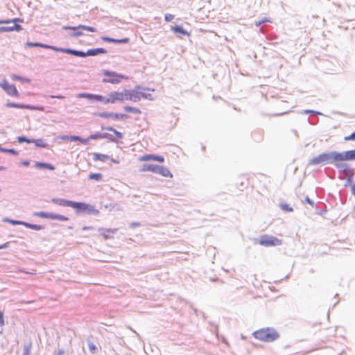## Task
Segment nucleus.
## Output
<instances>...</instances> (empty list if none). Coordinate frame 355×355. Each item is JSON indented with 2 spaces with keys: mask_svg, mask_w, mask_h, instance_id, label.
<instances>
[{
  "mask_svg": "<svg viewBox=\"0 0 355 355\" xmlns=\"http://www.w3.org/2000/svg\"><path fill=\"white\" fill-rule=\"evenodd\" d=\"M64 352L63 349H59L55 355H64Z\"/></svg>",
  "mask_w": 355,
  "mask_h": 355,
  "instance_id": "obj_58",
  "label": "nucleus"
},
{
  "mask_svg": "<svg viewBox=\"0 0 355 355\" xmlns=\"http://www.w3.org/2000/svg\"><path fill=\"white\" fill-rule=\"evenodd\" d=\"M140 161L154 160L162 163L164 162V158L162 156L155 155H145L139 157Z\"/></svg>",
  "mask_w": 355,
  "mask_h": 355,
  "instance_id": "obj_16",
  "label": "nucleus"
},
{
  "mask_svg": "<svg viewBox=\"0 0 355 355\" xmlns=\"http://www.w3.org/2000/svg\"><path fill=\"white\" fill-rule=\"evenodd\" d=\"M174 15L172 14L167 13L164 16V19L166 21H171L173 19Z\"/></svg>",
  "mask_w": 355,
  "mask_h": 355,
  "instance_id": "obj_46",
  "label": "nucleus"
},
{
  "mask_svg": "<svg viewBox=\"0 0 355 355\" xmlns=\"http://www.w3.org/2000/svg\"><path fill=\"white\" fill-rule=\"evenodd\" d=\"M123 109L125 111L128 112H131L134 114H141V110L139 109L129 105L123 107Z\"/></svg>",
  "mask_w": 355,
  "mask_h": 355,
  "instance_id": "obj_29",
  "label": "nucleus"
},
{
  "mask_svg": "<svg viewBox=\"0 0 355 355\" xmlns=\"http://www.w3.org/2000/svg\"><path fill=\"white\" fill-rule=\"evenodd\" d=\"M49 97L52 98H60V99H62V98H64V96H62V95H51V96H49Z\"/></svg>",
  "mask_w": 355,
  "mask_h": 355,
  "instance_id": "obj_55",
  "label": "nucleus"
},
{
  "mask_svg": "<svg viewBox=\"0 0 355 355\" xmlns=\"http://www.w3.org/2000/svg\"><path fill=\"white\" fill-rule=\"evenodd\" d=\"M58 138H59V139H62V140H69V136H68V135H60V136L58 137Z\"/></svg>",
  "mask_w": 355,
  "mask_h": 355,
  "instance_id": "obj_54",
  "label": "nucleus"
},
{
  "mask_svg": "<svg viewBox=\"0 0 355 355\" xmlns=\"http://www.w3.org/2000/svg\"><path fill=\"white\" fill-rule=\"evenodd\" d=\"M64 30H71L72 32L69 34L71 37H79L83 35V33L78 28V26H63Z\"/></svg>",
  "mask_w": 355,
  "mask_h": 355,
  "instance_id": "obj_17",
  "label": "nucleus"
},
{
  "mask_svg": "<svg viewBox=\"0 0 355 355\" xmlns=\"http://www.w3.org/2000/svg\"><path fill=\"white\" fill-rule=\"evenodd\" d=\"M24 226L27 228H30L34 230L40 231L44 229V227L40 225L31 224L27 222H25Z\"/></svg>",
  "mask_w": 355,
  "mask_h": 355,
  "instance_id": "obj_26",
  "label": "nucleus"
},
{
  "mask_svg": "<svg viewBox=\"0 0 355 355\" xmlns=\"http://www.w3.org/2000/svg\"><path fill=\"white\" fill-rule=\"evenodd\" d=\"M12 28H4V26H0V33L11 31Z\"/></svg>",
  "mask_w": 355,
  "mask_h": 355,
  "instance_id": "obj_50",
  "label": "nucleus"
},
{
  "mask_svg": "<svg viewBox=\"0 0 355 355\" xmlns=\"http://www.w3.org/2000/svg\"><path fill=\"white\" fill-rule=\"evenodd\" d=\"M171 31H173L176 34L189 35V33L186 30H184L182 26L178 25L171 26Z\"/></svg>",
  "mask_w": 355,
  "mask_h": 355,
  "instance_id": "obj_22",
  "label": "nucleus"
},
{
  "mask_svg": "<svg viewBox=\"0 0 355 355\" xmlns=\"http://www.w3.org/2000/svg\"><path fill=\"white\" fill-rule=\"evenodd\" d=\"M80 137H79V136L70 135L69 136V141H80Z\"/></svg>",
  "mask_w": 355,
  "mask_h": 355,
  "instance_id": "obj_45",
  "label": "nucleus"
},
{
  "mask_svg": "<svg viewBox=\"0 0 355 355\" xmlns=\"http://www.w3.org/2000/svg\"><path fill=\"white\" fill-rule=\"evenodd\" d=\"M6 105L8 107H15V108H21V109H23V107H24V104H19V103H12V102H8Z\"/></svg>",
  "mask_w": 355,
  "mask_h": 355,
  "instance_id": "obj_36",
  "label": "nucleus"
},
{
  "mask_svg": "<svg viewBox=\"0 0 355 355\" xmlns=\"http://www.w3.org/2000/svg\"><path fill=\"white\" fill-rule=\"evenodd\" d=\"M263 23V21H255L254 22V25L255 26L258 27L261 24H262Z\"/></svg>",
  "mask_w": 355,
  "mask_h": 355,
  "instance_id": "obj_59",
  "label": "nucleus"
},
{
  "mask_svg": "<svg viewBox=\"0 0 355 355\" xmlns=\"http://www.w3.org/2000/svg\"><path fill=\"white\" fill-rule=\"evenodd\" d=\"M337 161L334 163L335 167L341 172L344 176H349L354 172V170L350 168L349 165L347 163L339 162Z\"/></svg>",
  "mask_w": 355,
  "mask_h": 355,
  "instance_id": "obj_10",
  "label": "nucleus"
},
{
  "mask_svg": "<svg viewBox=\"0 0 355 355\" xmlns=\"http://www.w3.org/2000/svg\"><path fill=\"white\" fill-rule=\"evenodd\" d=\"M72 208L76 209L77 214H87L97 215L98 211L94 206L85 202H73Z\"/></svg>",
  "mask_w": 355,
  "mask_h": 355,
  "instance_id": "obj_4",
  "label": "nucleus"
},
{
  "mask_svg": "<svg viewBox=\"0 0 355 355\" xmlns=\"http://www.w3.org/2000/svg\"><path fill=\"white\" fill-rule=\"evenodd\" d=\"M23 109H28L31 110H40V111H44V108L42 106L38 107V106H34L31 105H26L24 104Z\"/></svg>",
  "mask_w": 355,
  "mask_h": 355,
  "instance_id": "obj_31",
  "label": "nucleus"
},
{
  "mask_svg": "<svg viewBox=\"0 0 355 355\" xmlns=\"http://www.w3.org/2000/svg\"><path fill=\"white\" fill-rule=\"evenodd\" d=\"M77 97L87 98L92 101H96L103 102V100H104V96H103L101 95L89 94V93L78 94Z\"/></svg>",
  "mask_w": 355,
  "mask_h": 355,
  "instance_id": "obj_14",
  "label": "nucleus"
},
{
  "mask_svg": "<svg viewBox=\"0 0 355 355\" xmlns=\"http://www.w3.org/2000/svg\"><path fill=\"white\" fill-rule=\"evenodd\" d=\"M89 139H102V133H95L92 134L89 137Z\"/></svg>",
  "mask_w": 355,
  "mask_h": 355,
  "instance_id": "obj_42",
  "label": "nucleus"
},
{
  "mask_svg": "<svg viewBox=\"0 0 355 355\" xmlns=\"http://www.w3.org/2000/svg\"><path fill=\"white\" fill-rule=\"evenodd\" d=\"M139 90L154 92L153 89H151L148 87H143L141 86H137L135 89H125V92H127L128 101H132L133 102L139 101L142 98V92Z\"/></svg>",
  "mask_w": 355,
  "mask_h": 355,
  "instance_id": "obj_5",
  "label": "nucleus"
},
{
  "mask_svg": "<svg viewBox=\"0 0 355 355\" xmlns=\"http://www.w3.org/2000/svg\"><path fill=\"white\" fill-rule=\"evenodd\" d=\"M141 171H151L156 174L161 175L164 177H172V174L164 166L157 165V164H144L141 168Z\"/></svg>",
  "mask_w": 355,
  "mask_h": 355,
  "instance_id": "obj_3",
  "label": "nucleus"
},
{
  "mask_svg": "<svg viewBox=\"0 0 355 355\" xmlns=\"http://www.w3.org/2000/svg\"><path fill=\"white\" fill-rule=\"evenodd\" d=\"M78 28H80L81 30H85V31H90V32H96L97 31L96 28L85 26V25H81V24L78 25Z\"/></svg>",
  "mask_w": 355,
  "mask_h": 355,
  "instance_id": "obj_35",
  "label": "nucleus"
},
{
  "mask_svg": "<svg viewBox=\"0 0 355 355\" xmlns=\"http://www.w3.org/2000/svg\"><path fill=\"white\" fill-rule=\"evenodd\" d=\"M52 220H58L60 221H67L69 218L60 214H56L53 213Z\"/></svg>",
  "mask_w": 355,
  "mask_h": 355,
  "instance_id": "obj_32",
  "label": "nucleus"
},
{
  "mask_svg": "<svg viewBox=\"0 0 355 355\" xmlns=\"http://www.w3.org/2000/svg\"><path fill=\"white\" fill-rule=\"evenodd\" d=\"M51 202L55 205L62 206V207H72L73 206V202L71 200H68L63 198H53L51 199Z\"/></svg>",
  "mask_w": 355,
  "mask_h": 355,
  "instance_id": "obj_15",
  "label": "nucleus"
},
{
  "mask_svg": "<svg viewBox=\"0 0 355 355\" xmlns=\"http://www.w3.org/2000/svg\"><path fill=\"white\" fill-rule=\"evenodd\" d=\"M103 175L101 173H91L89 175V180H100L102 178Z\"/></svg>",
  "mask_w": 355,
  "mask_h": 355,
  "instance_id": "obj_39",
  "label": "nucleus"
},
{
  "mask_svg": "<svg viewBox=\"0 0 355 355\" xmlns=\"http://www.w3.org/2000/svg\"><path fill=\"white\" fill-rule=\"evenodd\" d=\"M21 164L24 166H29L30 164V162L29 161H27V160H25V161H23Z\"/></svg>",
  "mask_w": 355,
  "mask_h": 355,
  "instance_id": "obj_57",
  "label": "nucleus"
},
{
  "mask_svg": "<svg viewBox=\"0 0 355 355\" xmlns=\"http://www.w3.org/2000/svg\"><path fill=\"white\" fill-rule=\"evenodd\" d=\"M339 161L338 152L331 151L326 153L320 154L309 161V164L317 165L319 164H333Z\"/></svg>",
  "mask_w": 355,
  "mask_h": 355,
  "instance_id": "obj_1",
  "label": "nucleus"
},
{
  "mask_svg": "<svg viewBox=\"0 0 355 355\" xmlns=\"http://www.w3.org/2000/svg\"><path fill=\"white\" fill-rule=\"evenodd\" d=\"M103 73L105 76L107 77L103 79V83L119 84L121 82V79H128V77H126L125 75L118 73L114 71L104 70Z\"/></svg>",
  "mask_w": 355,
  "mask_h": 355,
  "instance_id": "obj_6",
  "label": "nucleus"
},
{
  "mask_svg": "<svg viewBox=\"0 0 355 355\" xmlns=\"http://www.w3.org/2000/svg\"><path fill=\"white\" fill-rule=\"evenodd\" d=\"M280 206H281L282 209H283L284 211H293V209L291 207H290L289 205L287 204H281Z\"/></svg>",
  "mask_w": 355,
  "mask_h": 355,
  "instance_id": "obj_43",
  "label": "nucleus"
},
{
  "mask_svg": "<svg viewBox=\"0 0 355 355\" xmlns=\"http://www.w3.org/2000/svg\"><path fill=\"white\" fill-rule=\"evenodd\" d=\"M306 202H308L309 205H311V206H313L314 205V202L312 200H311L309 197H306V199H305Z\"/></svg>",
  "mask_w": 355,
  "mask_h": 355,
  "instance_id": "obj_56",
  "label": "nucleus"
},
{
  "mask_svg": "<svg viewBox=\"0 0 355 355\" xmlns=\"http://www.w3.org/2000/svg\"><path fill=\"white\" fill-rule=\"evenodd\" d=\"M304 114H321L320 112H315L314 110H303L302 112Z\"/></svg>",
  "mask_w": 355,
  "mask_h": 355,
  "instance_id": "obj_48",
  "label": "nucleus"
},
{
  "mask_svg": "<svg viewBox=\"0 0 355 355\" xmlns=\"http://www.w3.org/2000/svg\"><path fill=\"white\" fill-rule=\"evenodd\" d=\"M87 345H88L89 349L92 354H94L97 353L98 349L94 343H92L91 340H88Z\"/></svg>",
  "mask_w": 355,
  "mask_h": 355,
  "instance_id": "obj_30",
  "label": "nucleus"
},
{
  "mask_svg": "<svg viewBox=\"0 0 355 355\" xmlns=\"http://www.w3.org/2000/svg\"><path fill=\"white\" fill-rule=\"evenodd\" d=\"M4 28H12L11 31H13V24L12 26H4Z\"/></svg>",
  "mask_w": 355,
  "mask_h": 355,
  "instance_id": "obj_62",
  "label": "nucleus"
},
{
  "mask_svg": "<svg viewBox=\"0 0 355 355\" xmlns=\"http://www.w3.org/2000/svg\"><path fill=\"white\" fill-rule=\"evenodd\" d=\"M33 143H35V144L37 147L44 148L48 147V144L45 142L44 139H33Z\"/></svg>",
  "mask_w": 355,
  "mask_h": 355,
  "instance_id": "obj_28",
  "label": "nucleus"
},
{
  "mask_svg": "<svg viewBox=\"0 0 355 355\" xmlns=\"http://www.w3.org/2000/svg\"><path fill=\"white\" fill-rule=\"evenodd\" d=\"M107 51L103 48H97V49H89L86 54H87V56H96L98 54L101 53H106Z\"/></svg>",
  "mask_w": 355,
  "mask_h": 355,
  "instance_id": "obj_20",
  "label": "nucleus"
},
{
  "mask_svg": "<svg viewBox=\"0 0 355 355\" xmlns=\"http://www.w3.org/2000/svg\"><path fill=\"white\" fill-rule=\"evenodd\" d=\"M4 324V319H3V315L1 311H0V325L3 326Z\"/></svg>",
  "mask_w": 355,
  "mask_h": 355,
  "instance_id": "obj_52",
  "label": "nucleus"
},
{
  "mask_svg": "<svg viewBox=\"0 0 355 355\" xmlns=\"http://www.w3.org/2000/svg\"><path fill=\"white\" fill-rule=\"evenodd\" d=\"M31 349V343L26 344L24 346L23 355H30Z\"/></svg>",
  "mask_w": 355,
  "mask_h": 355,
  "instance_id": "obj_38",
  "label": "nucleus"
},
{
  "mask_svg": "<svg viewBox=\"0 0 355 355\" xmlns=\"http://www.w3.org/2000/svg\"><path fill=\"white\" fill-rule=\"evenodd\" d=\"M1 87L8 95L12 96H19V92L16 87L14 85L10 84L6 80L3 81V83L1 85Z\"/></svg>",
  "mask_w": 355,
  "mask_h": 355,
  "instance_id": "obj_12",
  "label": "nucleus"
},
{
  "mask_svg": "<svg viewBox=\"0 0 355 355\" xmlns=\"http://www.w3.org/2000/svg\"><path fill=\"white\" fill-rule=\"evenodd\" d=\"M54 51H57V52H62V53L71 54V55H75L77 57H80V58H85L87 56V54H86V52H84L82 51H78V50H75V49H64V48H61V47H56V49H54Z\"/></svg>",
  "mask_w": 355,
  "mask_h": 355,
  "instance_id": "obj_11",
  "label": "nucleus"
},
{
  "mask_svg": "<svg viewBox=\"0 0 355 355\" xmlns=\"http://www.w3.org/2000/svg\"><path fill=\"white\" fill-rule=\"evenodd\" d=\"M89 140H90V139H89V137L86 138V139L80 137V142H81L83 144H87L88 143Z\"/></svg>",
  "mask_w": 355,
  "mask_h": 355,
  "instance_id": "obj_53",
  "label": "nucleus"
},
{
  "mask_svg": "<svg viewBox=\"0 0 355 355\" xmlns=\"http://www.w3.org/2000/svg\"><path fill=\"white\" fill-rule=\"evenodd\" d=\"M254 336L264 342H272L279 338L277 331L273 328H263L253 333Z\"/></svg>",
  "mask_w": 355,
  "mask_h": 355,
  "instance_id": "obj_2",
  "label": "nucleus"
},
{
  "mask_svg": "<svg viewBox=\"0 0 355 355\" xmlns=\"http://www.w3.org/2000/svg\"><path fill=\"white\" fill-rule=\"evenodd\" d=\"M352 191L353 195L355 197V184L352 187Z\"/></svg>",
  "mask_w": 355,
  "mask_h": 355,
  "instance_id": "obj_61",
  "label": "nucleus"
},
{
  "mask_svg": "<svg viewBox=\"0 0 355 355\" xmlns=\"http://www.w3.org/2000/svg\"><path fill=\"white\" fill-rule=\"evenodd\" d=\"M102 40L105 42H112V43H116V44H125L129 42V39L127 37L119 40V39H114V38H111V37H103Z\"/></svg>",
  "mask_w": 355,
  "mask_h": 355,
  "instance_id": "obj_21",
  "label": "nucleus"
},
{
  "mask_svg": "<svg viewBox=\"0 0 355 355\" xmlns=\"http://www.w3.org/2000/svg\"><path fill=\"white\" fill-rule=\"evenodd\" d=\"M141 96H142V98L150 100V101H153L154 99L153 95L150 93L142 92Z\"/></svg>",
  "mask_w": 355,
  "mask_h": 355,
  "instance_id": "obj_41",
  "label": "nucleus"
},
{
  "mask_svg": "<svg viewBox=\"0 0 355 355\" xmlns=\"http://www.w3.org/2000/svg\"><path fill=\"white\" fill-rule=\"evenodd\" d=\"M33 216L41 217L43 218L52 219L53 213L45 212V211H37L33 214Z\"/></svg>",
  "mask_w": 355,
  "mask_h": 355,
  "instance_id": "obj_25",
  "label": "nucleus"
},
{
  "mask_svg": "<svg viewBox=\"0 0 355 355\" xmlns=\"http://www.w3.org/2000/svg\"><path fill=\"white\" fill-rule=\"evenodd\" d=\"M112 132H114V134L116 136V139H122L123 138L122 133L117 131L116 130L114 129Z\"/></svg>",
  "mask_w": 355,
  "mask_h": 355,
  "instance_id": "obj_49",
  "label": "nucleus"
},
{
  "mask_svg": "<svg viewBox=\"0 0 355 355\" xmlns=\"http://www.w3.org/2000/svg\"><path fill=\"white\" fill-rule=\"evenodd\" d=\"M117 231V229H101L100 233L105 239L111 238L109 234H114Z\"/></svg>",
  "mask_w": 355,
  "mask_h": 355,
  "instance_id": "obj_23",
  "label": "nucleus"
},
{
  "mask_svg": "<svg viewBox=\"0 0 355 355\" xmlns=\"http://www.w3.org/2000/svg\"><path fill=\"white\" fill-rule=\"evenodd\" d=\"M138 225H139V223H132V226H138Z\"/></svg>",
  "mask_w": 355,
  "mask_h": 355,
  "instance_id": "obj_63",
  "label": "nucleus"
},
{
  "mask_svg": "<svg viewBox=\"0 0 355 355\" xmlns=\"http://www.w3.org/2000/svg\"><path fill=\"white\" fill-rule=\"evenodd\" d=\"M94 156V159L95 161L99 160L102 162H106L107 160L110 159V157L104 154L95 153Z\"/></svg>",
  "mask_w": 355,
  "mask_h": 355,
  "instance_id": "obj_27",
  "label": "nucleus"
},
{
  "mask_svg": "<svg viewBox=\"0 0 355 355\" xmlns=\"http://www.w3.org/2000/svg\"><path fill=\"white\" fill-rule=\"evenodd\" d=\"M339 161H352L355 160V149L345 151L343 153L338 152Z\"/></svg>",
  "mask_w": 355,
  "mask_h": 355,
  "instance_id": "obj_13",
  "label": "nucleus"
},
{
  "mask_svg": "<svg viewBox=\"0 0 355 355\" xmlns=\"http://www.w3.org/2000/svg\"><path fill=\"white\" fill-rule=\"evenodd\" d=\"M259 243L266 247L278 246L282 244V241L273 236L263 234L259 237Z\"/></svg>",
  "mask_w": 355,
  "mask_h": 355,
  "instance_id": "obj_7",
  "label": "nucleus"
},
{
  "mask_svg": "<svg viewBox=\"0 0 355 355\" xmlns=\"http://www.w3.org/2000/svg\"><path fill=\"white\" fill-rule=\"evenodd\" d=\"M12 79L15 80H20V81H23V80H26L27 82H30V80L28 79H26V78H24L21 76H17V75H14L13 77H12Z\"/></svg>",
  "mask_w": 355,
  "mask_h": 355,
  "instance_id": "obj_47",
  "label": "nucleus"
},
{
  "mask_svg": "<svg viewBox=\"0 0 355 355\" xmlns=\"http://www.w3.org/2000/svg\"><path fill=\"white\" fill-rule=\"evenodd\" d=\"M102 139H107L112 142H116L117 139L112 135L109 133H102Z\"/></svg>",
  "mask_w": 355,
  "mask_h": 355,
  "instance_id": "obj_34",
  "label": "nucleus"
},
{
  "mask_svg": "<svg viewBox=\"0 0 355 355\" xmlns=\"http://www.w3.org/2000/svg\"><path fill=\"white\" fill-rule=\"evenodd\" d=\"M128 101V95L127 92H125V90L123 92H112L109 94V98H105L104 100H103V103L105 104L107 103H115L116 101Z\"/></svg>",
  "mask_w": 355,
  "mask_h": 355,
  "instance_id": "obj_8",
  "label": "nucleus"
},
{
  "mask_svg": "<svg viewBox=\"0 0 355 355\" xmlns=\"http://www.w3.org/2000/svg\"><path fill=\"white\" fill-rule=\"evenodd\" d=\"M8 248V243H4V244L0 245V250L1 249H5V248Z\"/></svg>",
  "mask_w": 355,
  "mask_h": 355,
  "instance_id": "obj_60",
  "label": "nucleus"
},
{
  "mask_svg": "<svg viewBox=\"0 0 355 355\" xmlns=\"http://www.w3.org/2000/svg\"><path fill=\"white\" fill-rule=\"evenodd\" d=\"M35 167L37 168H46L51 171L55 169V167L52 164L44 162H36Z\"/></svg>",
  "mask_w": 355,
  "mask_h": 355,
  "instance_id": "obj_24",
  "label": "nucleus"
},
{
  "mask_svg": "<svg viewBox=\"0 0 355 355\" xmlns=\"http://www.w3.org/2000/svg\"><path fill=\"white\" fill-rule=\"evenodd\" d=\"M114 129V128H113L112 127L101 126V130H107V131L113 132Z\"/></svg>",
  "mask_w": 355,
  "mask_h": 355,
  "instance_id": "obj_51",
  "label": "nucleus"
},
{
  "mask_svg": "<svg viewBox=\"0 0 355 355\" xmlns=\"http://www.w3.org/2000/svg\"><path fill=\"white\" fill-rule=\"evenodd\" d=\"M17 141L19 143L26 142L28 144H31L33 142V139H30L24 136H21L17 137Z\"/></svg>",
  "mask_w": 355,
  "mask_h": 355,
  "instance_id": "obj_37",
  "label": "nucleus"
},
{
  "mask_svg": "<svg viewBox=\"0 0 355 355\" xmlns=\"http://www.w3.org/2000/svg\"><path fill=\"white\" fill-rule=\"evenodd\" d=\"M3 221L4 222H8L12 225H24V223L25 222L24 221H21V220H12V219H9V218H4L3 219Z\"/></svg>",
  "mask_w": 355,
  "mask_h": 355,
  "instance_id": "obj_33",
  "label": "nucleus"
},
{
  "mask_svg": "<svg viewBox=\"0 0 355 355\" xmlns=\"http://www.w3.org/2000/svg\"><path fill=\"white\" fill-rule=\"evenodd\" d=\"M26 45L27 46H30V47H42V48H44V49H52L53 51H54V49H56V46L44 44H42V43H39V42H26Z\"/></svg>",
  "mask_w": 355,
  "mask_h": 355,
  "instance_id": "obj_18",
  "label": "nucleus"
},
{
  "mask_svg": "<svg viewBox=\"0 0 355 355\" xmlns=\"http://www.w3.org/2000/svg\"><path fill=\"white\" fill-rule=\"evenodd\" d=\"M354 174V172L352 173V174L349 176H345L346 178V183L345 187L349 186L352 184L353 182V175Z\"/></svg>",
  "mask_w": 355,
  "mask_h": 355,
  "instance_id": "obj_40",
  "label": "nucleus"
},
{
  "mask_svg": "<svg viewBox=\"0 0 355 355\" xmlns=\"http://www.w3.org/2000/svg\"><path fill=\"white\" fill-rule=\"evenodd\" d=\"M345 141H354L355 140V131L350 135L345 137Z\"/></svg>",
  "mask_w": 355,
  "mask_h": 355,
  "instance_id": "obj_44",
  "label": "nucleus"
},
{
  "mask_svg": "<svg viewBox=\"0 0 355 355\" xmlns=\"http://www.w3.org/2000/svg\"><path fill=\"white\" fill-rule=\"evenodd\" d=\"M96 115L101 118H112L114 120H123L129 117L128 115L125 114H117L107 112H98L96 114Z\"/></svg>",
  "mask_w": 355,
  "mask_h": 355,
  "instance_id": "obj_9",
  "label": "nucleus"
},
{
  "mask_svg": "<svg viewBox=\"0 0 355 355\" xmlns=\"http://www.w3.org/2000/svg\"><path fill=\"white\" fill-rule=\"evenodd\" d=\"M21 20L19 18H15L12 20H7V21H0V24H13V31H19L22 30V27L21 25L16 24V21H20Z\"/></svg>",
  "mask_w": 355,
  "mask_h": 355,
  "instance_id": "obj_19",
  "label": "nucleus"
},
{
  "mask_svg": "<svg viewBox=\"0 0 355 355\" xmlns=\"http://www.w3.org/2000/svg\"><path fill=\"white\" fill-rule=\"evenodd\" d=\"M261 21H263V22H265V21H270L266 18H263Z\"/></svg>",
  "mask_w": 355,
  "mask_h": 355,
  "instance_id": "obj_64",
  "label": "nucleus"
}]
</instances>
